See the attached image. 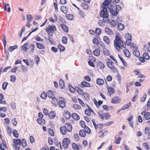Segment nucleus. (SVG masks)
<instances>
[{"label":"nucleus","instance_id":"obj_1","mask_svg":"<svg viewBox=\"0 0 150 150\" xmlns=\"http://www.w3.org/2000/svg\"><path fill=\"white\" fill-rule=\"evenodd\" d=\"M123 41L120 39V36L116 35L115 36V39L114 40V45L116 49L118 51L120 50V48L122 47L125 48L126 44H124Z\"/></svg>","mask_w":150,"mask_h":150},{"label":"nucleus","instance_id":"obj_2","mask_svg":"<svg viewBox=\"0 0 150 150\" xmlns=\"http://www.w3.org/2000/svg\"><path fill=\"white\" fill-rule=\"evenodd\" d=\"M103 9L100 13V16L103 18V21L105 23L108 22L109 20V14L108 13L107 7H104Z\"/></svg>","mask_w":150,"mask_h":150},{"label":"nucleus","instance_id":"obj_3","mask_svg":"<svg viewBox=\"0 0 150 150\" xmlns=\"http://www.w3.org/2000/svg\"><path fill=\"white\" fill-rule=\"evenodd\" d=\"M70 143V140L68 138H65L62 141V145L64 149H67L68 147L69 144Z\"/></svg>","mask_w":150,"mask_h":150},{"label":"nucleus","instance_id":"obj_4","mask_svg":"<svg viewBox=\"0 0 150 150\" xmlns=\"http://www.w3.org/2000/svg\"><path fill=\"white\" fill-rule=\"evenodd\" d=\"M66 100L62 97H60L59 98V101L58 103L59 107L61 108H64L66 106Z\"/></svg>","mask_w":150,"mask_h":150},{"label":"nucleus","instance_id":"obj_5","mask_svg":"<svg viewBox=\"0 0 150 150\" xmlns=\"http://www.w3.org/2000/svg\"><path fill=\"white\" fill-rule=\"evenodd\" d=\"M31 44L29 42L25 43L21 47V50H22L26 52L28 49L30 48Z\"/></svg>","mask_w":150,"mask_h":150},{"label":"nucleus","instance_id":"obj_6","mask_svg":"<svg viewBox=\"0 0 150 150\" xmlns=\"http://www.w3.org/2000/svg\"><path fill=\"white\" fill-rule=\"evenodd\" d=\"M49 27H47L46 28V31L47 32H52L53 31H56L57 30L56 26L55 25L51 26L48 25Z\"/></svg>","mask_w":150,"mask_h":150},{"label":"nucleus","instance_id":"obj_7","mask_svg":"<svg viewBox=\"0 0 150 150\" xmlns=\"http://www.w3.org/2000/svg\"><path fill=\"white\" fill-rule=\"evenodd\" d=\"M79 86L81 88H83L84 87H90L91 86L90 84L86 81H83L79 85Z\"/></svg>","mask_w":150,"mask_h":150},{"label":"nucleus","instance_id":"obj_8","mask_svg":"<svg viewBox=\"0 0 150 150\" xmlns=\"http://www.w3.org/2000/svg\"><path fill=\"white\" fill-rule=\"evenodd\" d=\"M115 0H105L103 2V5L102 6V8L103 9V7H106L108 5L110 4L112 2L113 3L115 2Z\"/></svg>","mask_w":150,"mask_h":150},{"label":"nucleus","instance_id":"obj_9","mask_svg":"<svg viewBox=\"0 0 150 150\" xmlns=\"http://www.w3.org/2000/svg\"><path fill=\"white\" fill-rule=\"evenodd\" d=\"M120 101V99L118 97L115 96L112 99L111 103H112L117 104L119 103Z\"/></svg>","mask_w":150,"mask_h":150},{"label":"nucleus","instance_id":"obj_10","mask_svg":"<svg viewBox=\"0 0 150 150\" xmlns=\"http://www.w3.org/2000/svg\"><path fill=\"white\" fill-rule=\"evenodd\" d=\"M67 132H71L72 131V126L69 123H66L65 125L64 126Z\"/></svg>","mask_w":150,"mask_h":150},{"label":"nucleus","instance_id":"obj_11","mask_svg":"<svg viewBox=\"0 0 150 150\" xmlns=\"http://www.w3.org/2000/svg\"><path fill=\"white\" fill-rule=\"evenodd\" d=\"M108 9L112 15L116 16L118 14V11L116 10H114V9L112 8V7H111L110 8L108 7Z\"/></svg>","mask_w":150,"mask_h":150},{"label":"nucleus","instance_id":"obj_12","mask_svg":"<svg viewBox=\"0 0 150 150\" xmlns=\"http://www.w3.org/2000/svg\"><path fill=\"white\" fill-rule=\"evenodd\" d=\"M60 26L65 32L66 33L68 32L69 27L68 26L63 24H61Z\"/></svg>","mask_w":150,"mask_h":150},{"label":"nucleus","instance_id":"obj_13","mask_svg":"<svg viewBox=\"0 0 150 150\" xmlns=\"http://www.w3.org/2000/svg\"><path fill=\"white\" fill-rule=\"evenodd\" d=\"M14 143L15 145L21 146L22 144L21 140L19 139H14L13 140Z\"/></svg>","mask_w":150,"mask_h":150},{"label":"nucleus","instance_id":"obj_14","mask_svg":"<svg viewBox=\"0 0 150 150\" xmlns=\"http://www.w3.org/2000/svg\"><path fill=\"white\" fill-rule=\"evenodd\" d=\"M107 66L111 70H112L114 72H116V71H117L116 68L113 64H109V65H107Z\"/></svg>","mask_w":150,"mask_h":150},{"label":"nucleus","instance_id":"obj_15","mask_svg":"<svg viewBox=\"0 0 150 150\" xmlns=\"http://www.w3.org/2000/svg\"><path fill=\"white\" fill-rule=\"evenodd\" d=\"M37 121L39 124L42 125H44L45 122V120L44 119H42V118H38L37 119Z\"/></svg>","mask_w":150,"mask_h":150},{"label":"nucleus","instance_id":"obj_16","mask_svg":"<svg viewBox=\"0 0 150 150\" xmlns=\"http://www.w3.org/2000/svg\"><path fill=\"white\" fill-rule=\"evenodd\" d=\"M56 113L54 111H51L49 115V117L51 119H54Z\"/></svg>","mask_w":150,"mask_h":150},{"label":"nucleus","instance_id":"obj_17","mask_svg":"<svg viewBox=\"0 0 150 150\" xmlns=\"http://www.w3.org/2000/svg\"><path fill=\"white\" fill-rule=\"evenodd\" d=\"M60 131L61 133L63 135L66 134L67 132V131H66V129L64 126L61 127L60 128Z\"/></svg>","mask_w":150,"mask_h":150},{"label":"nucleus","instance_id":"obj_18","mask_svg":"<svg viewBox=\"0 0 150 150\" xmlns=\"http://www.w3.org/2000/svg\"><path fill=\"white\" fill-rule=\"evenodd\" d=\"M60 9L62 12L65 14L68 11V8L67 7L63 6H61Z\"/></svg>","mask_w":150,"mask_h":150},{"label":"nucleus","instance_id":"obj_19","mask_svg":"<svg viewBox=\"0 0 150 150\" xmlns=\"http://www.w3.org/2000/svg\"><path fill=\"white\" fill-rule=\"evenodd\" d=\"M47 94L48 97L49 98H52L54 97V93L51 90L48 91Z\"/></svg>","mask_w":150,"mask_h":150},{"label":"nucleus","instance_id":"obj_20","mask_svg":"<svg viewBox=\"0 0 150 150\" xmlns=\"http://www.w3.org/2000/svg\"><path fill=\"white\" fill-rule=\"evenodd\" d=\"M105 32L108 34L111 35L113 34V31L108 27H106L105 30Z\"/></svg>","mask_w":150,"mask_h":150},{"label":"nucleus","instance_id":"obj_21","mask_svg":"<svg viewBox=\"0 0 150 150\" xmlns=\"http://www.w3.org/2000/svg\"><path fill=\"white\" fill-rule=\"evenodd\" d=\"M72 117L73 119L75 120H78L80 119L79 116L75 113H74L72 114Z\"/></svg>","mask_w":150,"mask_h":150},{"label":"nucleus","instance_id":"obj_22","mask_svg":"<svg viewBox=\"0 0 150 150\" xmlns=\"http://www.w3.org/2000/svg\"><path fill=\"white\" fill-rule=\"evenodd\" d=\"M118 57L120 59V60L122 62L123 65L125 67L127 66V64L125 61V60L122 58L121 55L118 54Z\"/></svg>","mask_w":150,"mask_h":150},{"label":"nucleus","instance_id":"obj_23","mask_svg":"<svg viewBox=\"0 0 150 150\" xmlns=\"http://www.w3.org/2000/svg\"><path fill=\"white\" fill-rule=\"evenodd\" d=\"M75 90L81 95H82L84 94L83 90L78 86H76L75 87Z\"/></svg>","mask_w":150,"mask_h":150},{"label":"nucleus","instance_id":"obj_24","mask_svg":"<svg viewBox=\"0 0 150 150\" xmlns=\"http://www.w3.org/2000/svg\"><path fill=\"white\" fill-rule=\"evenodd\" d=\"M97 83L99 85H102L104 83V81L103 79L98 78L97 79Z\"/></svg>","mask_w":150,"mask_h":150},{"label":"nucleus","instance_id":"obj_25","mask_svg":"<svg viewBox=\"0 0 150 150\" xmlns=\"http://www.w3.org/2000/svg\"><path fill=\"white\" fill-rule=\"evenodd\" d=\"M93 53L95 56H98L100 54V50L98 49L95 50L93 51Z\"/></svg>","mask_w":150,"mask_h":150},{"label":"nucleus","instance_id":"obj_26","mask_svg":"<svg viewBox=\"0 0 150 150\" xmlns=\"http://www.w3.org/2000/svg\"><path fill=\"white\" fill-rule=\"evenodd\" d=\"M79 134L81 137H85L86 136L85 132L83 130H80L79 132Z\"/></svg>","mask_w":150,"mask_h":150},{"label":"nucleus","instance_id":"obj_27","mask_svg":"<svg viewBox=\"0 0 150 150\" xmlns=\"http://www.w3.org/2000/svg\"><path fill=\"white\" fill-rule=\"evenodd\" d=\"M131 106V103H129L124 105L122 108V110H125L128 109L129 106Z\"/></svg>","mask_w":150,"mask_h":150},{"label":"nucleus","instance_id":"obj_28","mask_svg":"<svg viewBox=\"0 0 150 150\" xmlns=\"http://www.w3.org/2000/svg\"><path fill=\"white\" fill-rule=\"evenodd\" d=\"M72 148L74 150H79V149L78 145L76 143H72Z\"/></svg>","mask_w":150,"mask_h":150},{"label":"nucleus","instance_id":"obj_29","mask_svg":"<svg viewBox=\"0 0 150 150\" xmlns=\"http://www.w3.org/2000/svg\"><path fill=\"white\" fill-rule=\"evenodd\" d=\"M64 116L67 119H69L71 117V114L69 111H67L65 112Z\"/></svg>","mask_w":150,"mask_h":150},{"label":"nucleus","instance_id":"obj_30","mask_svg":"<svg viewBox=\"0 0 150 150\" xmlns=\"http://www.w3.org/2000/svg\"><path fill=\"white\" fill-rule=\"evenodd\" d=\"M124 28L125 26L123 24L120 23L118 24L117 28L119 30H122Z\"/></svg>","mask_w":150,"mask_h":150},{"label":"nucleus","instance_id":"obj_31","mask_svg":"<svg viewBox=\"0 0 150 150\" xmlns=\"http://www.w3.org/2000/svg\"><path fill=\"white\" fill-rule=\"evenodd\" d=\"M37 45V48L39 49H45V47L43 45L40 44L38 43H36Z\"/></svg>","mask_w":150,"mask_h":150},{"label":"nucleus","instance_id":"obj_32","mask_svg":"<svg viewBox=\"0 0 150 150\" xmlns=\"http://www.w3.org/2000/svg\"><path fill=\"white\" fill-rule=\"evenodd\" d=\"M124 52L126 57H130V53L128 50L125 49L124 51Z\"/></svg>","mask_w":150,"mask_h":150},{"label":"nucleus","instance_id":"obj_33","mask_svg":"<svg viewBox=\"0 0 150 150\" xmlns=\"http://www.w3.org/2000/svg\"><path fill=\"white\" fill-rule=\"evenodd\" d=\"M133 54L137 57H139L140 56V53L138 50H134L133 52Z\"/></svg>","mask_w":150,"mask_h":150},{"label":"nucleus","instance_id":"obj_34","mask_svg":"<svg viewBox=\"0 0 150 150\" xmlns=\"http://www.w3.org/2000/svg\"><path fill=\"white\" fill-rule=\"evenodd\" d=\"M18 48V46L17 45H15L14 46H9V49L11 52H13L15 49H16Z\"/></svg>","mask_w":150,"mask_h":150},{"label":"nucleus","instance_id":"obj_35","mask_svg":"<svg viewBox=\"0 0 150 150\" xmlns=\"http://www.w3.org/2000/svg\"><path fill=\"white\" fill-rule=\"evenodd\" d=\"M52 104L54 105H55L56 104H57L58 100L57 98H54V97L52 98Z\"/></svg>","mask_w":150,"mask_h":150},{"label":"nucleus","instance_id":"obj_36","mask_svg":"<svg viewBox=\"0 0 150 150\" xmlns=\"http://www.w3.org/2000/svg\"><path fill=\"white\" fill-rule=\"evenodd\" d=\"M59 84L60 87L61 88H63L64 87V81L62 79L59 81Z\"/></svg>","mask_w":150,"mask_h":150},{"label":"nucleus","instance_id":"obj_37","mask_svg":"<svg viewBox=\"0 0 150 150\" xmlns=\"http://www.w3.org/2000/svg\"><path fill=\"white\" fill-rule=\"evenodd\" d=\"M58 48L60 52L64 51L65 50V47L61 44H59L58 45Z\"/></svg>","mask_w":150,"mask_h":150},{"label":"nucleus","instance_id":"obj_38","mask_svg":"<svg viewBox=\"0 0 150 150\" xmlns=\"http://www.w3.org/2000/svg\"><path fill=\"white\" fill-rule=\"evenodd\" d=\"M98 66H99L101 69H104L105 68V66L104 64L100 61L98 62Z\"/></svg>","mask_w":150,"mask_h":150},{"label":"nucleus","instance_id":"obj_39","mask_svg":"<svg viewBox=\"0 0 150 150\" xmlns=\"http://www.w3.org/2000/svg\"><path fill=\"white\" fill-rule=\"evenodd\" d=\"M107 89L110 94H113L115 92L114 89L111 87H109Z\"/></svg>","mask_w":150,"mask_h":150},{"label":"nucleus","instance_id":"obj_40","mask_svg":"<svg viewBox=\"0 0 150 150\" xmlns=\"http://www.w3.org/2000/svg\"><path fill=\"white\" fill-rule=\"evenodd\" d=\"M7 7H8V9L7 11L8 12H9L11 11V8H10V7H9V5L8 4H5V5L4 6V8L5 11H6L7 10L6 8H7Z\"/></svg>","mask_w":150,"mask_h":150},{"label":"nucleus","instance_id":"obj_41","mask_svg":"<svg viewBox=\"0 0 150 150\" xmlns=\"http://www.w3.org/2000/svg\"><path fill=\"white\" fill-rule=\"evenodd\" d=\"M144 117L145 119L146 120H148L150 119V113L147 112L144 115Z\"/></svg>","mask_w":150,"mask_h":150},{"label":"nucleus","instance_id":"obj_42","mask_svg":"<svg viewBox=\"0 0 150 150\" xmlns=\"http://www.w3.org/2000/svg\"><path fill=\"white\" fill-rule=\"evenodd\" d=\"M104 41L106 43L107 45L109 44L110 40L108 38L107 36H105L103 38Z\"/></svg>","mask_w":150,"mask_h":150},{"label":"nucleus","instance_id":"obj_43","mask_svg":"<svg viewBox=\"0 0 150 150\" xmlns=\"http://www.w3.org/2000/svg\"><path fill=\"white\" fill-rule=\"evenodd\" d=\"M93 43L96 44V45H98L99 44V42H98V40L95 37H94L93 38Z\"/></svg>","mask_w":150,"mask_h":150},{"label":"nucleus","instance_id":"obj_44","mask_svg":"<svg viewBox=\"0 0 150 150\" xmlns=\"http://www.w3.org/2000/svg\"><path fill=\"white\" fill-rule=\"evenodd\" d=\"M40 97L43 99H45L47 97V94L45 92H43L41 95Z\"/></svg>","mask_w":150,"mask_h":150},{"label":"nucleus","instance_id":"obj_45","mask_svg":"<svg viewBox=\"0 0 150 150\" xmlns=\"http://www.w3.org/2000/svg\"><path fill=\"white\" fill-rule=\"evenodd\" d=\"M13 134L14 137L16 138H18V134L17 131L16 130H14L13 131Z\"/></svg>","mask_w":150,"mask_h":150},{"label":"nucleus","instance_id":"obj_46","mask_svg":"<svg viewBox=\"0 0 150 150\" xmlns=\"http://www.w3.org/2000/svg\"><path fill=\"white\" fill-rule=\"evenodd\" d=\"M111 25L114 27H115L117 25V22L115 20H112L110 22Z\"/></svg>","mask_w":150,"mask_h":150},{"label":"nucleus","instance_id":"obj_47","mask_svg":"<svg viewBox=\"0 0 150 150\" xmlns=\"http://www.w3.org/2000/svg\"><path fill=\"white\" fill-rule=\"evenodd\" d=\"M45 39L47 40H48L49 41L51 44H53L54 41L53 40V39L51 38V36H48V38H45Z\"/></svg>","mask_w":150,"mask_h":150},{"label":"nucleus","instance_id":"obj_48","mask_svg":"<svg viewBox=\"0 0 150 150\" xmlns=\"http://www.w3.org/2000/svg\"><path fill=\"white\" fill-rule=\"evenodd\" d=\"M67 38L66 36L63 37L62 38V41L63 44H66L67 43Z\"/></svg>","mask_w":150,"mask_h":150},{"label":"nucleus","instance_id":"obj_49","mask_svg":"<svg viewBox=\"0 0 150 150\" xmlns=\"http://www.w3.org/2000/svg\"><path fill=\"white\" fill-rule=\"evenodd\" d=\"M8 83L7 82H4L2 85V87L3 89L4 90L6 89L7 86L8 85Z\"/></svg>","mask_w":150,"mask_h":150},{"label":"nucleus","instance_id":"obj_50","mask_svg":"<svg viewBox=\"0 0 150 150\" xmlns=\"http://www.w3.org/2000/svg\"><path fill=\"white\" fill-rule=\"evenodd\" d=\"M82 6L85 9H87L89 8L88 5L86 3H83L82 4Z\"/></svg>","mask_w":150,"mask_h":150},{"label":"nucleus","instance_id":"obj_51","mask_svg":"<svg viewBox=\"0 0 150 150\" xmlns=\"http://www.w3.org/2000/svg\"><path fill=\"white\" fill-rule=\"evenodd\" d=\"M145 133L149 134L150 133V127H147L145 129Z\"/></svg>","mask_w":150,"mask_h":150},{"label":"nucleus","instance_id":"obj_52","mask_svg":"<svg viewBox=\"0 0 150 150\" xmlns=\"http://www.w3.org/2000/svg\"><path fill=\"white\" fill-rule=\"evenodd\" d=\"M79 124L83 128H84L86 126L85 122L81 120L79 122Z\"/></svg>","mask_w":150,"mask_h":150},{"label":"nucleus","instance_id":"obj_53","mask_svg":"<svg viewBox=\"0 0 150 150\" xmlns=\"http://www.w3.org/2000/svg\"><path fill=\"white\" fill-rule=\"evenodd\" d=\"M85 114L88 116H90L91 115V112H90L89 109H86L85 110Z\"/></svg>","mask_w":150,"mask_h":150},{"label":"nucleus","instance_id":"obj_54","mask_svg":"<svg viewBox=\"0 0 150 150\" xmlns=\"http://www.w3.org/2000/svg\"><path fill=\"white\" fill-rule=\"evenodd\" d=\"M143 56L146 59L148 60L149 59V56L147 52L144 53L143 54Z\"/></svg>","mask_w":150,"mask_h":150},{"label":"nucleus","instance_id":"obj_55","mask_svg":"<svg viewBox=\"0 0 150 150\" xmlns=\"http://www.w3.org/2000/svg\"><path fill=\"white\" fill-rule=\"evenodd\" d=\"M104 49H105L103 50L104 55H105L108 56V55L110 54L109 51L105 48Z\"/></svg>","mask_w":150,"mask_h":150},{"label":"nucleus","instance_id":"obj_56","mask_svg":"<svg viewBox=\"0 0 150 150\" xmlns=\"http://www.w3.org/2000/svg\"><path fill=\"white\" fill-rule=\"evenodd\" d=\"M117 79L119 83L120 84L121 81L122 77L120 75V74H117Z\"/></svg>","mask_w":150,"mask_h":150},{"label":"nucleus","instance_id":"obj_57","mask_svg":"<svg viewBox=\"0 0 150 150\" xmlns=\"http://www.w3.org/2000/svg\"><path fill=\"white\" fill-rule=\"evenodd\" d=\"M84 128L85 131L87 133L89 134L91 133V130L88 127L86 126Z\"/></svg>","mask_w":150,"mask_h":150},{"label":"nucleus","instance_id":"obj_58","mask_svg":"<svg viewBox=\"0 0 150 150\" xmlns=\"http://www.w3.org/2000/svg\"><path fill=\"white\" fill-rule=\"evenodd\" d=\"M67 17L69 20H72L74 18V16L72 14H68L67 15Z\"/></svg>","mask_w":150,"mask_h":150},{"label":"nucleus","instance_id":"obj_59","mask_svg":"<svg viewBox=\"0 0 150 150\" xmlns=\"http://www.w3.org/2000/svg\"><path fill=\"white\" fill-rule=\"evenodd\" d=\"M2 37L3 40V44L4 45V47H5V49L6 48V39L5 36L4 35H2Z\"/></svg>","mask_w":150,"mask_h":150},{"label":"nucleus","instance_id":"obj_60","mask_svg":"<svg viewBox=\"0 0 150 150\" xmlns=\"http://www.w3.org/2000/svg\"><path fill=\"white\" fill-rule=\"evenodd\" d=\"M11 79L10 81L12 82H14L15 81L16 79V77L15 76L11 75Z\"/></svg>","mask_w":150,"mask_h":150},{"label":"nucleus","instance_id":"obj_61","mask_svg":"<svg viewBox=\"0 0 150 150\" xmlns=\"http://www.w3.org/2000/svg\"><path fill=\"white\" fill-rule=\"evenodd\" d=\"M101 30L100 28H97L95 30V32L98 35H100L101 33Z\"/></svg>","mask_w":150,"mask_h":150},{"label":"nucleus","instance_id":"obj_62","mask_svg":"<svg viewBox=\"0 0 150 150\" xmlns=\"http://www.w3.org/2000/svg\"><path fill=\"white\" fill-rule=\"evenodd\" d=\"M30 46V48H31L30 50V52H31L33 53V52L35 47V45L34 44H31Z\"/></svg>","mask_w":150,"mask_h":150},{"label":"nucleus","instance_id":"obj_63","mask_svg":"<svg viewBox=\"0 0 150 150\" xmlns=\"http://www.w3.org/2000/svg\"><path fill=\"white\" fill-rule=\"evenodd\" d=\"M69 90L72 92H74L75 90V88H74V87H72L71 86L69 85Z\"/></svg>","mask_w":150,"mask_h":150},{"label":"nucleus","instance_id":"obj_64","mask_svg":"<svg viewBox=\"0 0 150 150\" xmlns=\"http://www.w3.org/2000/svg\"><path fill=\"white\" fill-rule=\"evenodd\" d=\"M22 146L23 147H25L27 145V143L25 139H23L22 140Z\"/></svg>","mask_w":150,"mask_h":150}]
</instances>
